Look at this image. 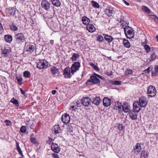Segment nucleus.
<instances>
[{"label":"nucleus","instance_id":"1","mask_svg":"<svg viewBox=\"0 0 158 158\" xmlns=\"http://www.w3.org/2000/svg\"><path fill=\"white\" fill-rule=\"evenodd\" d=\"M125 34L127 37L131 39L133 38L134 36L135 31L133 29L129 26H125L124 27Z\"/></svg>","mask_w":158,"mask_h":158},{"label":"nucleus","instance_id":"2","mask_svg":"<svg viewBox=\"0 0 158 158\" xmlns=\"http://www.w3.org/2000/svg\"><path fill=\"white\" fill-rule=\"evenodd\" d=\"M86 84L89 85H93L94 84L100 85V81L99 79L94 75L90 76V79L88 80L86 82Z\"/></svg>","mask_w":158,"mask_h":158},{"label":"nucleus","instance_id":"3","mask_svg":"<svg viewBox=\"0 0 158 158\" xmlns=\"http://www.w3.org/2000/svg\"><path fill=\"white\" fill-rule=\"evenodd\" d=\"M147 93L148 97L150 98L154 97L157 94L156 88L153 85H150L148 87Z\"/></svg>","mask_w":158,"mask_h":158},{"label":"nucleus","instance_id":"4","mask_svg":"<svg viewBox=\"0 0 158 158\" xmlns=\"http://www.w3.org/2000/svg\"><path fill=\"white\" fill-rule=\"evenodd\" d=\"M17 43L19 44H22L25 41V38L23 34L21 33L16 34L15 36Z\"/></svg>","mask_w":158,"mask_h":158},{"label":"nucleus","instance_id":"5","mask_svg":"<svg viewBox=\"0 0 158 158\" xmlns=\"http://www.w3.org/2000/svg\"><path fill=\"white\" fill-rule=\"evenodd\" d=\"M81 66L80 63L79 62H75L71 67V73L72 75L79 70Z\"/></svg>","mask_w":158,"mask_h":158},{"label":"nucleus","instance_id":"6","mask_svg":"<svg viewBox=\"0 0 158 158\" xmlns=\"http://www.w3.org/2000/svg\"><path fill=\"white\" fill-rule=\"evenodd\" d=\"M138 103L141 107L145 108L148 104V101L146 98L145 97L142 96L139 99Z\"/></svg>","mask_w":158,"mask_h":158},{"label":"nucleus","instance_id":"7","mask_svg":"<svg viewBox=\"0 0 158 158\" xmlns=\"http://www.w3.org/2000/svg\"><path fill=\"white\" fill-rule=\"evenodd\" d=\"M35 49V46L31 43H26L25 44L24 50L28 52L32 53Z\"/></svg>","mask_w":158,"mask_h":158},{"label":"nucleus","instance_id":"8","mask_svg":"<svg viewBox=\"0 0 158 158\" xmlns=\"http://www.w3.org/2000/svg\"><path fill=\"white\" fill-rule=\"evenodd\" d=\"M48 62L45 60H40L37 66V67L40 69H46L48 67Z\"/></svg>","mask_w":158,"mask_h":158},{"label":"nucleus","instance_id":"9","mask_svg":"<svg viewBox=\"0 0 158 158\" xmlns=\"http://www.w3.org/2000/svg\"><path fill=\"white\" fill-rule=\"evenodd\" d=\"M41 5L42 8L47 11L50 8V4L47 0H42Z\"/></svg>","mask_w":158,"mask_h":158},{"label":"nucleus","instance_id":"10","mask_svg":"<svg viewBox=\"0 0 158 158\" xmlns=\"http://www.w3.org/2000/svg\"><path fill=\"white\" fill-rule=\"evenodd\" d=\"M52 150L55 152L58 153L60 151V147L56 143H52L51 144Z\"/></svg>","mask_w":158,"mask_h":158},{"label":"nucleus","instance_id":"11","mask_svg":"<svg viewBox=\"0 0 158 158\" xmlns=\"http://www.w3.org/2000/svg\"><path fill=\"white\" fill-rule=\"evenodd\" d=\"M91 101V98L88 97H84L81 100L82 104L85 106H88Z\"/></svg>","mask_w":158,"mask_h":158},{"label":"nucleus","instance_id":"12","mask_svg":"<svg viewBox=\"0 0 158 158\" xmlns=\"http://www.w3.org/2000/svg\"><path fill=\"white\" fill-rule=\"evenodd\" d=\"M63 75L65 77L67 78H70L72 75H71V70L69 67H66L63 71Z\"/></svg>","mask_w":158,"mask_h":158},{"label":"nucleus","instance_id":"13","mask_svg":"<svg viewBox=\"0 0 158 158\" xmlns=\"http://www.w3.org/2000/svg\"><path fill=\"white\" fill-rule=\"evenodd\" d=\"M139 106V104L138 103V101H135L133 104V112L136 113L139 112L141 110V108Z\"/></svg>","mask_w":158,"mask_h":158},{"label":"nucleus","instance_id":"14","mask_svg":"<svg viewBox=\"0 0 158 158\" xmlns=\"http://www.w3.org/2000/svg\"><path fill=\"white\" fill-rule=\"evenodd\" d=\"M61 120L64 123H68L70 120V117L69 115L67 114H64L61 117Z\"/></svg>","mask_w":158,"mask_h":158},{"label":"nucleus","instance_id":"15","mask_svg":"<svg viewBox=\"0 0 158 158\" xmlns=\"http://www.w3.org/2000/svg\"><path fill=\"white\" fill-rule=\"evenodd\" d=\"M114 107L112 108V110H115V109L120 112L121 110L122 105V104L119 102H115V104L113 105Z\"/></svg>","mask_w":158,"mask_h":158},{"label":"nucleus","instance_id":"16","mask_svg":"<svg viewBox=\"0 0 158 158\" xmlns=\"http://www.w3.org/2000/svg\"><path fill=\"white\" fill-rule=\"evenodd\" d=\"M130 106L127 102L124 103L122 105L123 110L125 112H129L131 110H130Z\"/></svg>","mask_w":158,"mask_h":158},{"label":"nucleus","instance_id":"17","mask_svg":"<svg viewBox=\"0 0 158 158\" xmlns=\"http://www.w3.org/2000/svg\"><path fill=\"white\" fill-rule=\"evenodd\" d=\"M92 103L94 105L97 106L99 105L101 102V99L99 97H94L93 98H91Z\"/></svg>","mask_w":158,"mask_h":158},{"label":"nucleus","instance_id":"18","mask_svg":"<svg viewBox=\"0 0 158 158\" xmlns=\"http://www.w3.org/2000/svg\"><path fill=\"white\" fill-rule=\"evenodd\" d=\"M133 111V110H131V111H130L129 113V116L132 120H136L137 119V114L135 113L136 112Z\"/></svg>","mask_w":158,"mask_h":158},{"label":"nucleus","instance_id":"19","mask_svg":"<svg viewBox=\"0 0 158 158\" xmlns=\"http://www.w3.org/2000/svg\"><path fill=\"white\" fill-rule=\"evenodd\" d=\"M86 28L89 32H93L95 30V28L93 25L89 24L87 25Z\"/></svg>","mask_w":158,"mask_h":158},{"label":"nucleus","instance_id":"20","mask_svg":"<svg viewBox=\"0 0 158 158\" xmlns=\"http://www.w3.org/2000/svg\"><path fill=\"white\" fill-rule=\"evenodd\" d=\"M82 22L85 25H88L90 23V20L89 18L86 16H83L82 19Z\"/></svg>","mask_w":158,"mask_h":158},{"label":"nucleus","instance_id":"21","mask_svg":"<svg viewBox=\"0 0 158 158\" xmlns=\"http://www.w3.org/2000/svg\"><path fill=\"white\" fill-rule=\"evenodd\" d=\"M51 74L52 75H55L59 71V69L55 66L52 67L50 69Z\"/></svg>","mask_w":158,"mask_h":158},{"label":"nucleus","instance_id":"22","mask_svg":"<svg viewBox=\"0 0 158 158\" xmlns=\"http://www.w3.org/2000/svg\"><path fill=\"white\" fill-rule=\"evenodd\" d=\"M4 38L6 42L10 43L12 40V37L11 35H5Z\"/></svg>","mask_w":158,"mask_h":158},{"label":"nucleus","instance_id":"23","mask_svg":"<svg viewBox=\"0 0 158 158\" xmlns=\"http://www.w3.org/2000/svg\"><path fill=\"white\" fill-rule=\"evenodd\" d=\"M60 129L59 125H55L54 126L53 131L55 132V134H56L60 132Z\"/></svg>","mask_w":158,"mask_h":158},{"label":"nucleus","instance_id":"24","mask_svg":"<svg viewBox=\"0 0 158 158\" xmlns=\"http://www.w3.org/2000/svg\"><path fill=\"white\" fill-rule=\"evenodd\" d=\"M115 12L114 9L112 7H109V19L113 18Z\"/></svg>","mask_w":158,"mask_h":158},{"label":"nucleus","instance_id":"25","mask_svg":"<svg viewBox=\"0 0 158 158\" xmlns=\"http://www.w3.org/2000/svg\"><path fill=\"white\" fill-rule=\"evenodd\" d=\"M79 57V55L78 54L73 53L72 54V57L70 59L73 61H76Z\"/></svg>","mask_w":158,"mask_h":158},{"label":"nucleus","instance_id":"26","mask_svg":"<svg viewBox=\"0 0 158 158\" xmlns=\"http://www.w3.org/2000/svg\"><path fill=\"white\" fill-rule=\"evenodd\" d=\"M16 8L13 7H10L9 8V11L10 15L14 16L15 14Z\"/></svg>","mask_w":158,"mask_h":158},{"label":"nucleus","instance_id":"27","mask_svg":"<svg viewBox=\"0 0 158 158\" xmlns=\"http://www.w3.org/2000/svg\"><path fill=\"white\" fill-rule=\"evenodd\" d=\"M155 72L152 71L151 72L152 76H156L158 74V65H155L154 68Z\"/></svg>","mask_w":158,"mask_h":158},{"label":"nucleus","instance_id":"28","mask_svg":"<svg viewBox=\"0 0 158 158\" xmlns=\"http://www.w3.org/2000/svg\"><path fill=\"white\" fill-rule=\"evenodd\" d=\"M10 102L12 103L16 107H18L19 106V101L15 99L14 98H13L11 99Z\"/></svg>","mask_w":158,"mask_h":158},{"label":"nucleus","instance_id":"29","mask_svg":"<svg viewBox=\"0 0 158 158\" xmlns=\"http://www.w3.org/2000/svg\"><path fill=\"white\" fill-rule=\"evenodd\" d=\"M122 82V81H113L112 80H109V84L119 85L121 84Z\"/></svg>","mask_w":158,"mask_h":158},{"label":"nucleus","instance_id":"30","mask_svg":"<svg viewBox=\"0 0 158 158\" xmlns=\"http://www.w3.org/2000/svg\"><path fill=\"white\" fill-rule=\"evenodd\" d=\"M52 4L55 6L59 7L60 6L61 3L59 0H51Z\"/></svg>","mask_w":158,"mask_h":158},{"label":"nucleus","instance_id":"31","mask_svg":"<svg viewBox=\"0 0 158 158\" xmlns=\"http://www.w3.org/2000/svg\"><path fill=\"white\" fill-rule=\"evenodd\" d=\"M2 52V54L6 55L11 51V48L9 47L5 48L4 49H1Z\"/></svg>","mask_w":158,"mask_h":158},{"label":"nucleus","instance_id":"32","mask_svg":"<svg viewBox=\"0 0 158 158\" xmlns=\"http://www.w3.org/2000/svg\"><path fill=\"white\" fill-rule=\"evenodd\" d=\"M142 10L143 11L148 14H150L151 12L150 9L148 7L145 6H142Z\"/></svg>","mask_w":158,"mask_h":158},{"label":"nucleus","instance_id":"33","mask_svg":"<svg viewBox=\"0 0 158 158\" xmlns=\"http://www.w3.org/2000/svg\"><path fill=\"white\" fill-rule=\"evenodd\" d=\"M10 30L13 31H16L18 30V28L14 23H12L10 25Z\"/></svg>","mask_w":158,"mask_h":158},{"label":"nucleus","instance_id":"34","mask_svg":"<svg viewBox=\"0 0 158 158\" xmlns=\"http://www.w3.org/2000/svg\"><path fill=\"white\" fill-rule=\"evenodd\" d=\"M123 44L125 47L127 48H130L131 45L129 42L127 40L124 39L123 40Z\"/></svg>","mask_w":158,"mask_h":158},{"label":"nucleus","instance_id":"35","mask_svg":"<svg viewBox=\"0 0 158 158\" xmlns=\"http://www.w3.org/2000/svg\"><path fill=\"white\" fill-rule=\"evenodd\" d=\"M103 103L104 106L108 107L109 106V98L107 97L104 98L103 99Z\"/></svg>","mask_w":158,"mask_h":158},{"label":"nucleus","instance_id":"36","mask_svg":"<svg viewBox=\"0 0 158 158\" xmlns=\"http://www.w3.org/2000/svg\"><path fill=\"white\" fill-rule=\"evenodd\" d=\"M148 151H142L141 154V157L142 158H146L148 156Z\"/></svg>","mask_w":158,"mask_h":158},{"label":"nucleus","instance_id":"37","mask_svg":"<svg viewBox=\"0 0 158 158\" xmlns=\"http://www.w3.org/2000/svg\"><path fill=\"white\" fill-rule=\"evenodd\" d=\"M16 148L18 152H19V153L22 157L23 156V152L19 146V143L16 142Z\"/></svg>","mask_w":158,"mask_h":158},{"label":"nucleus","instance_id":"38","mask_svg":"<svg viewBox=\"0 0 158 158\" xmlns=\"http://www.w3.org/2000/svg\"><path fill=\"white\" fill-rule=\"evenodd\" d=\"M135 147V151H136L138 153L139 152L141 151V149L140 144L139 143H137Z\"/></svg>","mask_w":158,"mask_h":158},{"label":"nucleus","instance_id":"39","mask_svg":"<svg viewBox=\"0 0 158 158\" xmlns=\"http://www.w3.org/2000/svg\"><path fill=\"white\" fill-rule=\"evenodd\" d=\"M117 102V101H116V100H114V99L112 97L110 98H109V106L111 104L113 106L115 104V102Z\"/></svg>","mask_w":158,"mask_h":158},{"label":"nucleus","instance_id":"40","mask_svg":"<svg viewBox=\"0 0 158 158\" xmlns=\"http://www.w3.org/2000/svg\"><path fill=\"white\" fill-rule=\"evenodd\" d=\"M91 3L93 7L95 8H99V5L98 3L94 1H91Z\"/></svg>","mask_w":158,"mask_h":158},{"label":"nucleus","instance_id":"41","mask_svg":"<svg viewBox=\"0 0 158 158\" xmlns=\"http://www.w3.org/2000/svg\"><path fill=\"white\" fill-rule=\"evenodd\" d=\"M34 135L31 134V141L33 143L37 144V141L35 138L33 137Z\"/></svg>","mask_w":158,"mask_h":158},{"label":"nucleus","instance_id":"42","mask_svg":"<svg viewBox=\"0 0 158 158\" xmlns=\"http://www.w3.org/2000/svg\"><path fill=\"white\" fill-rule=\"evenodd\" d=\"M23 76L26 78H29L31 76L30 73L28 71H25L23 73Z\"/></svg>","mask_w":158,"mask_h":158},{"label":"nucleus","instance_id":"43","mask_svg":"<svg viewBox=\"0 0 158 158\" xmlns=\"http://www.w3.org/2000/svg\"><path fill=\"white\" fill-rule=\"evenodd\" d=\"M144 47L147 53H148L150 51L151 48L148 45L145 44Z\"/></svg>","mask_w":158,"mask_h":158},{"label":"nucleus","instance_id":"44","mask_svg":"<svg viewBox=\"0 0 158 158\" xmlns=\"http://www.w3.org/2000/svg\"><path fill=\"white\" fill-rule=\"evenodd\" d=\"M17 81L19 83V84L20 85H21L22 84V81L23 80L22 78V77L19 76L16 77Z\"/></svg>","mask_w":158,"mask_h":158},{"label":"nucleus","instance_id":"45","mask_svg":"<svg viewBox=\"0 0 158 158\" xmlns=\"http://www.w3.org/2000/svg\"><path fill=\"white\" fill-rule=\"evenodd\" d=\"M152 69V67L151 66H149L147 69L143 71V72L145 73H150V69Z\"/></svg>","mask_w":158,"mask_h":158},{"label":"nucleus","instance_id":"46","mask_svg":"<svg viewBox=\"0 0 158 158\" xmlns=\"http://www.w3.org/2000/svg\"><path fill=\"white\" fill-rule=\"evenodd\" d=\"M26 128L25 126H22L20 128V131L23 133H24L26 132Z\"/></svg>","mask_w":158,"mask_h":158},{"label":"nucleus","instance_id":"47","mask_svg":"<svg viewBox=\"0 0 158 158\" xmlns=\"http://www.w3.org/2000/svg\"><path fill=\"white\" fill-rule=\"evenodd\" d=\"M133 73V71L132 70L128 69L125 72L126 75L131 74Z\"/></svg>","mask_w":158,"mask_h":158},{"label":"nucleus","instance_id":"48","mask_svg":"<svg viewBox=\"0 0 158 158\" xmlns=\"http://www.w3.org/2000/svg\"><path fill=\"white\" fill-rule=\"evenodd\" d=\"M118 128L119 130L121 131L124 128V127L122 124H118Z\"/></svg>","mask_w":158,"mask_h":158},{"label":"nucleus","instance_id":"49","mask_svg":"<svg viewBox=\"0 0 158 158\" xmlns=\"http://www.w3.org/2000/svg\"><path fill=\"white\" fill-rule=\"evenodd\" d=\"M52 155L53 158H60L59 155L55 153H52Z\"/></svg>","mask_w":158,"mask_h":158},{"label":"nucleus","instance_id":"50","mask_svg":"<svg viewBox=\"0 0 158 158\" xmlns=\"http://www.w3.org/2000/svg\"><path fill=\"white\" fill-rule=\"evenodd\" d=\"M125 22L122 19H121V20H120V21L119 22V23L120 24V26H122L124 28V26L125 25V24H124V23H125Z\"/></svg>","mask_w":158,"mask_h":158},{"label":"nucleus","instance_id":"51","mask_svg":"<svg viewBox=\"0 0 158 158\" xmlns=\"http://www.w3.org/2000/svg\"><path fill=\"white\" fill-rule=\"evenodd\" d=\"M156 55L155 53H153L151 55V58L152 60H153L156 58Z\"/></svg>","mask_w":158,"mask_h":158},{"label":"nucleus","instance_id":"52","mask_svg":"<svg viewBox=\"0 0 158 158\" xmlns=\"http://www.w3.org/2000/svg\"><path fill=\"white\" fill-rule=\"evenodd\" d=\"M103 39V37L101 35H99L98 36L97 38V40L100 42L102 41Z\"/></svg>","mask_w":158,"mask_h":158},{"label":"nucleus","instance_id":"53","mask_svg":"<svg viewBox=\"0 0 158 158\" xmlns=\"http://www.w3.org/2000/svg\"><path fill=\"white\" fill-rule=\"evenodd\" d=\"M54 140L50 137L48 138V139L46 143L48 144H50Z\"/></svg>","mask_w":158,"mask_h":158},{"label":"nucleus","instance_id":"54","mask_svg":"<svg viewBox=\"0 0 158 158\" xmlns=\"http://www.w3.org/2000/svg\"><path fill=\"white\" fill-rule=\"evenodd\" d=\"M153 17L152 18V19H153L155 21L158 22V17H157L156 15H152Z\"/></svg>","mask_w":158,"mask_h":158},{"label":"nucleus","instance_id":"55","mask_svg":"<svg viewBox=\"0 0 158 158\" xmlns=\"http://www.w3.org/2000/svg\"><path fill=\"white\" fill-rule=\"evenodd\" d=\"M4 31L3 29L2 24L0 23V34H2Z\"/></svg>","mask_w":158,"mask_h":158},{"label":"nucleus","instance_id":"56","mask_svg":"<svg viewBox=\"0 0 158 158\" xmlns=\"http://www.w3.org/2000/svg\"><path fill=\"white\" fill-rule=\"evenodd\" d=\"M77 105H74L73 106H72L70 107L73 110H75L76 109H77V107H78V106H77Z\"/></svg>","mask_w":158,"mask_h":158},{"label":"nucleus","instance_id":"57","mask_svg":"<svg viewBox=\"0 0 158 158\" xmlns=\"http://www.w3.org/2000/svg\"><path fill=\"white\" fill-rule=\"evenodd\" d=\"M103 35H104V38L108 42H109V36L108 35H106L105 34H103Z\"/></svg>","mask_w":158,"mask_h":158},{"label":"nucleus","instance_id":"58","mask_svg":"<svg viewBox=\"0 0 158 158\" xmlns=\"http://www.w3.org/2000/svg\"><path fill=\"white\" fill-rule=\"evenodd\" d=\"M93 75H94L95 76H96V77H98L100 78H101V79H102V77H101L100 75H99L97 74H96L95 73H94L93 74Z\"/></svg>","mask_w":158,"mask_h":158},{"label":"nucleus","instance_id":"59","mask_svg":"<svg viewBox=\"0 0 158 158\" xmlns=\"http://www.w3.org/2000/svg\"><path fill=\"white\" fill-rule=\"evenodd\" d=\"M20 90L22 94L25 96L26 95V94L25 91L23 90L22 88H20Z\"/></svg>","mask_w":158,"mask_h":158},{"label":"nucleus","instance_id":"60","mask_svg":"<svg viewBox=\"0 0 158 158\" xmlns=\"http://www.w3.org/2000/svg\"><path fill=\"white\" fill-rule=\"evenodd\" d=\"M94 69L96 71H99V69L98 67L96 66L95 65L94 67H93Z\"/></svg>","mask_w":158,"mask_h":158},{"label":"nucleus","instance_id":"61","mask_svg":"<svg viewBox=\"0 0 158 158\" xmlns=\"http://www.w3.org/2000/svg\"><path fill=\"white\" fill-rule=\"evenodd\" d=\"M113 39V38H112V37L110 36L109 35V45H111L110 43L112 41Z\"/></svg>","mask_w":158,"mask_h":158},{"label":"nucleus","instance_id":"62","mask_svg":"<svg viewBox=\"0 0 158 158\" xmlns=\"http://www.w3.org/2000/svg\"><path fill=\"white\" fill-rule=\"evenodd\" d=\"M68 129L69 131H73V128L72 127H70V126H69Z\"/></svg>","mask_w":158,"mask_h":158},{"label":"nucleus","instance_id":"63","mask_svg":"<svg viewBox=\"0 0 158 158\" xmlns=\"http://www.w3.org/2000/svg\"><path fill=\"white\" fill-rule=\"evenodd\" d=\"M123 2L127 6H128L130 4L129 3L127 2H126V1H125V0H123Z\"/></svg>","mask_w":158,"mask_h":158},{"label":"nucleus","instance_id":"64","mask_svg":"<svg viewBox=\"0 0 158 158\" xmlns=\"http://www.w3.org/2000/svg\"><path fill=\"white\" fill-rule=\"evenodd\" d=\"M56 91L55 90H53L52 92V94L54 95L55 94Z\"/></svg>","mask_w":158,"mask_h":158}]
</instances>
